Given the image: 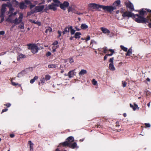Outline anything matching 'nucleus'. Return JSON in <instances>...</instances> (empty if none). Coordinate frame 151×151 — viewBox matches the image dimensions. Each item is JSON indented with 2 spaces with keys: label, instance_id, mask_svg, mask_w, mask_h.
Instances as JSON below:
<instances>
[{
  "label": "nucleus",
  "instance_id": "obj_49",
  "mask_svg": "<svg viewBox=\"0 0 151 151\" xmlns=\"http://www.w3.org/2000/svg\"><path fill=\"white\" fill-rule=\"evenodd\" d=\"M32 22L33 23L37 24L38 25H40V23L39 22H36L35 21H33Z\"/></svg>",
  "mask_w": 151,
  "mask_h": 151
},
{
  "label": "nucleus",
  "instance_id": "obj_20",
  "mask_svg": "<svg viewBox=\"0 0 151 151\" xmlns=\"http://www.w3.org/2000/svg\"><path fill=\"white\" fill-rule=\"evenodd\" d=\"M144 18L147 19V22H146H146H148L149 21L150 22L148 24V26L149 27L151 28V18H150V17L147 16V18Z\"/></svg>",
  "mask_w": 151,
  "mask_h": 151
},
{
  "label": "nucleus",
  "instance_id": "obj_52",
  "mask_svg": "<svg viewBox=\"0 0 151 151\" xmlns=\"http://www.w3.org/2000/svg\"><path fill=\"white\" fill-rule=\"evenodd\" d=\"M4 105L7 106V107H9L11 106V104L9 103H7L6 104H4Z\"/></svg>",
  "mask_w": 151,
  "mask_h": 151
},
{
  "label": "nucleus",
  "instance_id": "obj_40",
  "mask_svg": "<svg viewBox=\"0 0 151 151\" xmlns=\"http://www.w3.org/2000/svg\"><path fill=\"white\" fill-rule=\"evenodd\" d=\"M60 7L61 9H62L64 10H65L66 8V7L65 6L63 5L62 4H60Z\"/></svg>",
  "mask_w": 151,
  "mask_h": 151
},
{
  "label": "nucleus",
  "instance_id": "obj_43",
  "mask_svg": "<svg viewBox=\"0 0 151 151\" xmlns=\"http://www.w3.org/2000/svg\"><path fill=\"white\" fill-rule=\"evenodd\" d=\"M7 4H6V6H7L9 8L12 7V5L11 3L7 2Z\"/></svg>",
  "mask_w": 151,
  "mask_h": 151
},
{
  "label": "nucleus",
  "instance_id": "obj_44",
  "mask_svg": "<svg viewBox=\"0 0 151 151\" xmlns=\"http://www.w3.org/2000/svg\"><path fill=\"white\" fill-rule=\"evenodd\" d=\"M92 84L94 85H96L97 84V81L95 79H93L92 81Z\"/></svg>",
  "mask_w": 151,
  "mask_h": 151
},
{
  "label": "nucleus",
  "instance_id": "obj_11",
  "mask_svg": "<svg viewBox=\"0 0 151 151\" xmlns=\"http://www.w3.org/2000/svg\"><path fill=\"white\" fill-rule=\"evenodd\" d=\"M100 29L104 34H109L110 32V31L109 30L104 27H101Z\"/></svg>",
  "mask_w": 151,
  "mask_h": 151
},
{
  "label": "nucleus",
  "instance_id": "obj_25",
  "mask_svg": "<svg viewBox=\"0 0 151 151\" xmlns=\"http://www.w3.org/2000/svg\"><path fill=\"white\" fill-rule=\"evenodd\" d=\"M88 26L85 24H81V29H85L88 28Z\"/></svg>",
  "mask_w": 151,
  "mask_h": 151
},
{
  "label": "nucleus",
  "instance_id": "obj_3",
  "mask_svg": "<svg viewBox=\"0 0 151 151\" xmlns=\"http://www.w3.org/2000/svg\"><path fill=\"white\" fill-rule=\"evenodd\" d=\"M102 5H99L93 3L91 4H89V9L93 11L94 9H96L98 11H100V9L102 8Z\"/></svg>",
  "mask_w": 151,
  "mask_h": 151
},
{
  "label": "nucleus",
  "instance_id": "obj_62",
  "mask_svg": "<svg viewBox=\"0 0 151 151\" xmlns=\"http://www.w3.org/2000/svg\"><path fill=\"white\" fill-rule=\"evenodd\" d=\"M58 37H60L61 36V32L59 31H58Z\"/></svg>",
  "mask_w": 151,
  "mask_h": 151
},
{
  "label": "nucleus",
  "instance_id": "obj_34",
  "mask_svg": "<svg viewBox=\"0 0 151 151\" xmlns=\"http://www.w3.org/2000/svg\"><path fill=\"white\" fill-rule=\"evenodd\" d=\"M120 47L121 49L125 52H127V48L123 45H121Z\"/></svg>",
  "mask_w": 151,
  "mask_h": 151
},
{
  "label": "nucleus",
  "instance_id": "obj_30",
  "mask_svg": "<svg viewBox=\"0 0 151 151\" xmlns=\"http://www.w3.org/2000/svg\"><path fill=\"white\" fill-rule=\"evenodd\" d=\"M25 55H23L22 54H20L19 56L17 58V60H19L20 59H21L24 58H25Z\"/></svg>",
  "mask_w": 151,
  "mask_h": 151
},
{
  "label": "nucleus",
  "instance_id": "obj_1",
  "mask_svg": "<svg viewBox=\"0 0 151 151\" xmlns=\"http://www.w3.org/2000/svg\"><path fill=\"white\" fill-rule=\"evenodd\" d=\"M146 13V12L144 10H141L139 12L141 16L138 14H134L129 12H125L122 14L123 17H127L128 18L134 17L135 21L138 23H145L147 21L142 16Z\"/></svg>",
  "mask_w": 151,
  "mask_h": 151
},
{
  "label": "nucleus",
  "instance_id": "obj_54",
  "mask_svg": "<svg viewBox=\"0 0 151 151\" xmlns=\"http://www.w3.org/2000/svg\"><path fill=\"white\" fill-rule=\"evenodd\" d=\"M51 53L50 52H48L46 54V56H49L51 55Z\"/></svg>",
  "mask_w": 151,
  "mask_h": 151
},
{
  "label": "nucleus",
  "instance_id": "obj_22",
  "mask_svg": "<svg viewBox=\"0 0 151 151\" xmlns=\"http://www.w3.org/2000/svg\"><path fill=\"white\" fill-rule=\"evenodd\" d=\"M109 68L110 70H115L113 63H110L109 65Z\"/></svg>",
  "mask_w": 151,
  "mask_h": 151
},
{
  "label": "nucleus",
  "instance_id": "obj_13",
  "mask_svg": "<svg viewBox=\"0 0 151 151\" xmlns=\"http://www.w3.org/2000/svg\"><path fill=\"white\" fill-rule=\"evenodd\" d=\"M56 5L54 4H52L49 5V7L50 9H53L54 11L56 10Z\"/></svg>",
  "mask_w": 151,
  "mask_h": 151
},
{
  "label": "nucleus",
  "instance_id": "obj_53",
  "mask_svg": "<svg viewBox=\"0 0 151 151\" xmlns=\"http://www.w3.org/2000/svg\"><path fill=\"white\" fill-rule=\"evenodd\" d=\"M130 106L132 108L134 111L136 110V108L133 105H132L131 104H130Z\"/></svg>",
  "mask_w": 151,
  "mask_h": 151
},
{
  "label": "nucleus",
  "instance_id": "obj_17",
  "mask_svg": "<svg viewBox=\"0 0 151 151\" xmlns=\"http://www.w3.org/2000/svg\"><path fill=\"white\" fill-rule=\"evenodd\" d=\"M66 140L68 142H71L74 141V138L73 137L70 136L67 138L66 139Z\"/></svg>",
  "mask_w": 151,
  "mask_h": 151
},
{
  "label": "nucleus",
  "instance_id": "obj_41",
  "mask_svg": "<svg viewBox=\"0 0 151 151\" xmlns=\"http://www.w3.org/2000/svg\"><path fill=\"white\" fill-rule=\"evenodd\" d=\"M114 59V58L113 57L110 58L109 60V62L110 63H113Z\"/></svg>",
  "mask_w": 151,
  "mask_h": 151
},
{
  "label": "nucleus",
  "instance_id": "obj_42",
  "mask_svg": "<svg viewBox=\"0 0 151 151\" xmlns=\"http://www.w3.org/2000/svg\"><path fill=\"white\" fill-rule=\"evenodd\" d=\"M24 71H22L21 72L19 73L17 76V77H21L23 75V72Z\"/></svg>",
  "mask_w": 151,
  "mask_h": 151
},
{
  "label": "nucleus",
  "instance_id": "obj_24",
  "mask_svg": "<svg viewBox=\"0 0 151 151\" xmlns=\"http://www.w3.org/2000/svg\"><path fill=\"white\" fill-rule=\"evenodd\" d=\"M132 53V50L131 48L129 49L127 51L126 54V56H130Z\"/></svg>",
  "mask_w": 151,
  "mask_h": 151
},
{
  "label": "nucleus",
  "instance_id": "obj_23",
  "mask_svg": "<svg viewBox=\"0 0 151 151\" xmlns=\"http://www.w3.org/2000/svg\"><path fill=\"white\" fill-rule=\"evenodd\" d=\"M57 67V65L55 64H51L48 65V68H56Z\"/></svg>",
  "mask_w": 151,
  "mask_h": 151
},
{
  "label": "nucleus",
  "instance_id": "obj_18",
  "mask_svg": "<svg viewBox=\"0 0 151 151\" xmlns=\"http://www.w3.org/2000/svg\"><path fill=\"white\" fill-rule=\"evenodd\" d=\"M87 72L86 70L82 69L81 71L78 74L79 76H81L87 73Z\"/></svg>",
  "mask_w": 151,
  "mask_h": 151
},
{
  "label": "nucleus",
  "instance_id": "obj_10",
  "mask_svg": "<svg viewBox=\"0 0 151 151\" xmlns=\"http://www.w3.org/2000/svg\"><path fill=\"white\" fill-rule=\"evenodd\" d=\"M6 4H3L2 5L1 9V16H2L5 12L6 11Z\"/></svg>",
  "mask_w": 151,
  "mask_h": 151
},
{
  "label": "nucleus",
  "instance_id": "obj_64",
  "mask_svg": "<svg viewBox=\"0 0 151 151\" xmlns=\"http://www.w3.org/2000/svg\"><path fill=\"white\" fill-rule=\"evenodd\" d=\"M15 136V135L13 134H11L10 135V136L11 138H13Z\"/></svg>",
  "mask_w": 151,
  "mask_h": 151
},
{
  "label": "nucleus",
  "instance_id": "obj_12",
  "mask_svg": "<svg viewBox=\"0 0 151 151\" xmlns=\"http://www.w3.org/2000/svg\"><path fill=\"white\" fill-rule=\"evenodd\" d=\"M69 147L72 149H74L76 148H78V147L77 146V143L75 142H74L72 144H70V143Z\"/></svg>",
  "mask_w": 151,
  "mask_h": 151
},
{
  "label": "nucleus",
  "instance_id": "obj_6",
  "mask_svg": "<svg viewBox=\"0 0 151 151\" xmlns=\"http://www.w3.org/2000/svg\"><path fill=\"white\" fill-rule=\"evenodd\" d=\"M103 51V52L104 53H107V51H109L111 52V53L110 54H106V55L107 56H111L115 52L114 50L113 49H109L108 50L107 47H103L102 48Z\"/></svg>",
  "mask_w": 151,
  "mask_h": 151
},
{
  "label": "nucleus",
  "instance_id": "obj_45",
  "mask_svg": "<svg viewBox=\"0 0 151 151\" xmlns=\"http://www.w3.org/2000/svg\"><path fill=\"white\" fill-rule=\"evenodd\" d=\"M17 14V12H14V13H12L10 15H9V17L8 18H10V17L12 16H15V15Z\"/></svg>",
  "mask_w": 151,
  "mask_h": 151
},
{
  "label": "nucleus",
  "instance_id": "obj_2",
  "mask_svg": "<svg viewBox=\"0 0 151 151\" xmlns=\"http://www.w3.org/2000/svg\"><path fill=\"white\" fill-rule=\"evenodd\" d=\"M28 49L31 50V51L33 54L37 53L39 49L37 46L35 44H27Z\"/></svg>",
  "mask_w": 151,
  "mask_h": 151
},
{
  "label": "nucleus",
  "instance_id": "obj_16",
  "mask_svg": "<svg viewBox=\"0 0 151 151\" xmlns=\"http://www.w3.org/2000/svg\"><path fill=\"white\" fill-rule=\"evenodd\" d=\"M74 70H71L69 72L68 74V76L69 78H71L73 77L74 73Z\"/></svg>",
  "mask_w": 151,
  "mask_h": 151
},
{
  "label": "nucleus",
  "instance_id": "obj_9",
  "mask_svg": "<svg viewBox=\"0 0 151 151\" xmlns=\"http://www.w3.org/2000/svg\"><path fill=\"white\" fill-rule=\"evenodd\" d=\"M97 45V43L94 40H91L90 43V46L94 50H96L95 48Z\"/></svg>",
  "mask_w": 151,
  "mask_h": 151
},
{
  "label": "nucleus",
  "instance_id": "obj_21",
  "mask_svg": "<svg viewBox=\"0 0 151 151\" xmlns=\"http://www.w3.org/2000/svg\"><path fill=\"white\" fill-rule=\"evenodd\" d=\"M61 144L64 147L67 146L69 147L70 143L68 142L67 141H66L61 143Z\"/></svg>",
  "mask_w": 151,
  "mask_h": 151
},
{
  "label": "nucleus",
  "instance_id": "obj_28",
  "mask_svg": "<svg viewBox=\"0 0 151 151\" xmlns=\"http://www.w3.org/2000/svg\"><path fill=\"white\" fill-rule=\"evenodd\" d=\"M81 34L80 32H77L75 35V38H80Z\"/></svg>",
  "mask_w": 151,
  "mask_h": 151
},
{
  "label": "nucleus",
  "instance_id": "obj_59",
  "mask_svg": "<svg viewBox=\"0 0 151 151\" xmlns=\"http://www.w3.org/2000/svg\"><path fill=\"white\" fill-rule=\"evenodd\" d=\"M116 123V124L115 126L116 127H119L120 126L119 124V122L118 121H117Z\"/></svg>",
  "mask_w": 151,
  "mask_h": 151
},
{
  "label": "nucleus",
  "instance_id": "obj_31",
  "mask_svg": "<svg viewBox=\"0 0 151 151\" xmlns=\"http://www.w3.org/2000/svg\"><path fill=\"white\" fill-rule=\"evenodd\" d=\"M51 78L50 76L49 75H46L45 76L44 78L47 81L49 80Z\"/></svg>",
  "mask_w": 151,
  "mask_h": 151
},
{
  "label": "nucleus",
  "instance_id": "obj_33",
  "mask_svg": "<svg viewBox=\"0 0 151 151\" xmlns=\"http://www.w3.org/2000/svg\"><path fill=\"white\" fill-rule=\"evenodd\" d=\"M120 3V0H117L116 1H115L114 4V5H116V6H118L119 5Z\"/></svg>",
  "mask_w": 151,
  "mask_h": 151
},
{
  "label": "nucleus",
  "instance_id": "obj_57",
  "mask_svg": "<svg viewBox=\"0 0 151 151\" xmlns=\"http://www.w3.org/2000/svg\"><path fill=\"white\" fill-rule=\"evenodd\" d=\"M8 110V109L5 108L2 110L1 113L2 114L3 113L6 111Z\"/></svg>",
  "mask_w": 151,
  "mask_h": 151
},
{
  "label": "nucleus",
  "instance_id": "obj_27",
  "mask_svg": "<svg viewBox=\"0 0 151 151\" xmlns=\"http://www.w3.org/2000/svg\"><path fill=\"white\" fill-rule=\"evenodd\" d=\"M52 31V28L50 27H48L47 28H46L45 31V32L46 33H50V32H51Z\"/></svg>",
  "mask_w": 151,
  "mask_h": 151
},
{
  "label": "nucleus",
  "instance_id": "obj_26",
  "mask_svg": "<svg viewBox=\"0 0 151 151\" xmlns=\"http://www.w3.org/2000/svg\"><path fill=\"white\" fill-rule=\"evenodd\" d=\"M38 79V77L37 76H35L30 81V82L32 84L36 80H37Z\"/></svg>",
  "mask_w": 151,
  "mask_h": 151
},
{
  "label": "nucleus",
  "instance_id": "obj_5",
  "mask_svg": "<svg viewBox=\"0 0 151 151\" xmlns=\"http://www.w3.org/2000/svg\"><path fill=\"white\" fill-rule=\"evenodd\" d=\"M44 5L39 6H36L33 10H32V13L34 12H39L41 11L44 9Z\"/></svg>",
  "mask_w": 151,
  "mask_h": 151
},
{
  "label": "nucleus",
  "instance_id": "obj_32",
  "mask_svg": "<svg viewBox=\"0 0 151 151\" xmlns=\"http://www.w3.org/2000/svg\"><path fill=\"white\" fill-rule=\"evenodd\" d=\"M18 27L21 29H23L24 28V23L21 22L20 25L18 26Z\"/></svg>",
  "mask_w": 151,
  "mask_h": 151
},
{
  "label": "nucleus",
  "instance_id": "obj_60",
  "mask_svg": "<svg viewBox=\"0 0 151 151\" xmlns=\"http://www.w3.org/2000/svg\"><path fill=\"white\" fill-rule=\"evenodd\" d=\"M145 125L147 127H150V124L149 123H145Z\"/></svg>",
  "mask_w": 151,
  "mask_h": 151
},
{
  "label": "nucleus",
  "instance_id": "obj_38",
  "mask_svg": "<svg viewBox=\"0 0 151 151\" xmlns=\"http://www.w3.org/2000/svg\"><path fill=\"white\" fill-rule=\"evenodd\" d=\"M23 18V14H21L19 16L18 18L20 20V21L21 22L22 21V19Z\"/></svg>",
  "mask_w": 151,
  "mask_h": 151
},
{
  "label": "nucleus",
  "instance_id": "obj_51",
  "mask_svg": "<svg viewBox=\"0 0 151 151\" xmlns=\"http://www.w3.org/2000/svg\"><path fill=\"white\" fill-rule=\"evenodd\" d=\"M73 13H74L75 14H77L78 15H80V14H83V13H80L78 12L77 11H76L75 10H74V11Z\"/></svg>",
  "mask_w": 151,
  "mask_h": 151
},
{
  "label": "nucleus",
  "instance_id": "obj_63",
  "mask_svg": "<svg viewBox=\"0 0 151 151\" xmlns=\"http://www.w3.org/2000/svg\"><path fill=\"white\" fill-rule=\"evenodd\" d=\"M5 32L3 31L0 32V35H4V34Z\"/></svg>",
  "mask_w": 151,
  "mask_h": 151
},
{
  "label": "nucleus",
  "instance_id": "obj_47",
  "mask_svg": "<svg viewBox=\"0 0 151 151\" xmlns=\"http://www.w3.org/2000/svg\"><path fill=\"white\" fill-rule=\"evenodd\" d=\"M127 85L126 82L125 81H122V86L123 87H124L126 86Z\"/></svg>",
  "mask_w": 151,
  "mask_h": 151
},
{
  "label": "nucleus",
  "instance_id": "obj_36",
  "mask_svg": "<svg viewBox=\"0 0 151 151\" xmlns=\"http://www.w3.org/2000/svg\"><path fill=\"white\" fill-rule=\"evenodd\" d=\"M74 9L71 7H69L68 9V11L69 12H73L74 11Z\"/></svg>",
  "mask_w": 151,
  "mask_h": 151
},
{
  "label": "nucleus",
  "instance_id": "obj_4",
  "mask_svg": "<svg viewBox=\"0 0 151 151\" xmlns=\"http://www.w3.org/2000/svg\"><path fill=\"white\" fill-rule=\"evenodd\" d=\"M116 8L115 6H104L102 5V9L105 11H107L109 12H111L114 10Z\"/></svg>",
  "mask_w": 151,
  "mask_h": 151
},
{
  "label": "nucleus",
  "instance_id": "obj_35",
  "mask_svg": "<svg viewBox=\"0 0 151 151\" xmlns=\"http://www.w3.org/2000/svg\"><path fill=\"white\" fill-rule=\"evenodd\" d=\"M53 1L55 4L57 6H58L60 4V1L58 0H53Z\"/></svg>",
  "mask_w": 151,
  "mask_h": 151
},
{
  "label": "nucleus",
  "instance_id": "obj_37",
  "mask_svg": "<svg viewBox=\"0 0 151 151\" xmlns=\"http://www.w3.org/2000/svg\"><path fill=\"white\" fill-rule=\"evenodd\" d=\"M45 80L44 78H42L40 79V81L41 82V83L42 84V85H43L45 82Z\"/></svg>",
  "mask_w": 151,
  "mask_h": 151
},
{
  "label": "nucleus",
  "instance_id": "obj_7",
  "mask_svg": "<svg viewBox=\"0 0 151 151\" xmlns=\"http://www.w3.org/2000/svg\"><path fill=\"white\" fill-rule=\"evenodd\" d=\"M6 21L9 22L11 23H14L15 25L18 24L21 22L20 21V20L19 19L17 18H16V19L13 20H12L10 18H8L7 19Z\"/></svg>",
  "mask_w": 151,
  "mask_h": 151
},
{
  "label": "nucleus",
  "instance_id": "obj_48",
  "mask_svg": "<svg viewBox=\"0 0 151 151\" xmlns=\"http://www.w3.org/2000/svg\"><path fill=\"white\" fill-rule=\"evenodd\" d=\"M31 0H25V2L27 4H30Z\"/></svg>",
  "mask_w": 151,
  "mask_h": 151
},
{
  "label": "nucleus",
  "instance_id": "obj_39",
  "mask_svg": "<svg viewBox=\"0 0 151 151\" xmlns=\"http://www.w3.org/2000/svg\"><path fill=\"white\" fill-rule=\"evenodd\" d=\"M63 5L67 7L68 6L69 4L67 1H65L63 4H62Z\"/></svg>",
  "mask_w": 151,
  "mask_h": 151
},
{
  "label": "nucleus",
  "instance_id": "obj_8",
  "mask_svg": "<svg viewBox=\"0 0 151 151\" xmlns=\"http://www.w3.org/2000/svg\"><path fill=\"white\" fill-rule=\"evenodd\" d=\"M125 4L127 7L129 8L131 11L134 10V6L133 4L130 2H125Z\"/></svg>",
  "mask_w": 151,
  "mask_h": 151
},
{
  "label": "nucleus",
  "instance_id": "obj_29",
  "mask_svg": "<svg viewBox=\"0 0 151 151\" xmlns=\"http://www.w3.org/2000/svg\"><path fill=\"white\" fill-rule=\"evenodd\" d=\"M70 33L71 35H73L74 34L75 31L73 29V27L72 26L70 27Z\"/></svg>",
  "mask_w": 151,
  "mask_h": 151
},
{
  "label": "nucleus",
  "instance_id": "obj_19",
  "mask_svg": "<svg viewBox=\"0 0 151 151\" xmlns=\"http://www.w3.org/2000/svg\"><path fill=\"white\" fill-rule=\"evenodd\" d=\"M70 29V27H65L62 33L64 35L67 33L69 31Z\"/></svg>",
  "mask_w": 151,
  "mask_h": 151
},
{
  "label": "nucleus",
  "instance_id": "obj_58",
  "mask_svg": "<svg viewBox=\"0 0 151 151\" xmlns=\"http://www.w3.org/2000/svg\"><path fill=\"white\" fill-rule=\"evenodd\" d=\"M58 43V42L57 41H55L52 44V45H57Z\"/></svg>",
  "mask_w": 151,
  "mask_h": 151
},
{
  "label": "nucleus",
  "instance_id": "obj_55",
  "mask_svg": "<svg viewBox=\"0 0 151 151\" xmlns=\"http://www.w3.org/2000/svg\"><path fill=\"white\" fill-rule=\"evenodd\" d=\"M146 95L147 96H149L151 95V93L149 91H147L146 92Z\"/></svg>",
  "mask_w": 151,
  "mask_h": 151
},
{
  "label": "nucleus",
  "instance_id": "obj_50",
  "mask_svg": "<svg viewBox=\"0 0 151 151\" xmlns=\"http://www.w3.org/2000/svg\"><path fill=\"white\" fill-rule=\"evenodd\" d=\"M69 63L72 64L74 62V60L73 58H70L69 59Z\"/></svg>",
  "mask_w": 151,
  "mask_h": 151
},
{
  "label": "nucleus",
  "instance_id": "obj_46",
  "mask_svg": "<svg viewBox=\"0 0 151 151\" xmlns=\"http://www.w3.org/2000/svg\"><path fill=\"white\" fill-rule=\"evenodd\" d=\"M9 12L11 14L12 13L14 10V8L12 7L10 8H9Z\"/></svg>",
  "mask_w": 151,
  "mask_h": 151
},
{
  "label": "nucleus",
  "instance_id": "obj_56",
  "mask_svg": "<svg viewBox=\"0 0 151 151\" xmlns=\"http://www.w3.org/2000/svg\"><path fill=\"white\" fill-rule=\"evenodd\" d=\"M12 85L14 86H17L18 85V83H15L12 81Z\"/></svg>",
  "mask_w": 151,
  "mask_h": 151
},
{
  "label": "nucleus",
  "instance_id": "obj_14",
  "mask_svg": "<svg viewBox=\"0 0 151 151\" xmlns=\"http://www.w3.org/2000/svg\"><path fill=\"white\" fill-rule=\"evenodd\" d=\"M28 144L30 145V151H33V145L34 144L31 141H29L28 142Z\"/></svg>",
  "mask_w": 151,
  "mask_h": 151
},
{
  "label": "nucleus",
  "instance_id": "obj_15",
  "mask_svg": "<svg viewBox=\"0 0 151 151\" xmlns=\"http://www.w3.org/2000/svg\"><path fill=\"white\" fill-rule=\"evenodd\" d=\"M27 6L25 5L24 3L22 2L19 4V8L21 9H24L26 8Z\"/></svg>",
  "mask_w": 151,
  "mask_h": 151
},
{
  "label": "nucleus",
  "instance_id": "obj_61",
  "mask_svg": "<svg viewBox=\"0 0 151 151\" xmlns=\"http://www.w3.org/2000/svg\"><path fill=\"white\" fill-rule=\"evenodd\" d=\"M142 40L144 42V43H147V42H148V39L147 40L146 39H144L143 40Z\"/></svg>",
  "mask_w": 151,
  "mask_h": 151
}]
</instances>
